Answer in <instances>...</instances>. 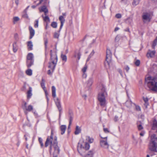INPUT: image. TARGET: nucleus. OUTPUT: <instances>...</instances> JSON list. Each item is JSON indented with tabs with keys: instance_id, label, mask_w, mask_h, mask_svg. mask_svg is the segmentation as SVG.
<instances>
[{
	"instance_id": "1",
	"label": "nucleus",
	"mask_w": 157,
	"mask_h": 157,
	"mask_svg": "<svg viewBox=\"0 0 157 157\" xmlns=\"http://www.w3.org/2000/svg\"><path fill=\"white\" fill-rule=\"evenodd\" d=\"M145 85L148 87L149 90L157 92V77L148 76L146 78Z\"/></svg>"
},
{
	"instance_id": "2",
	"label": "nucleus",
	"mask_w": 157,
	"mask_h": 157,
	"mask_svg": "<svg viewBox=\"0 0 157 157\" xmlns=\"http://www.w3.org/2000/svg\"><path fill=\"white\" fill-rule=\"evenodd\" d=\"M100 89L101 91L98 94V99L100 105L102 107H104L106 104L105 98L107 96V94L105 86L103 84H101Z\"/></svg>"
},
{
	"instance_id": "3",
	"label": "nucleus",
	"mask_w": 157,
	"mask_h": 157,
	"mask_svg": "<svg viewBox=\"0 0 157 157\" xmlns=\"http://www.w3.org/2000/svg\"><path fill=\"white\" fill-rule=\"evenodd\" d=\"M50 62L49 63L48 67L52 69V72L53 71L56 67L58 60L56 52L52 51V50L50 51Z\"/></svg>"
},
{
	"instance_id": "4",
	"label": "nucleus",
	"mask_w": 157,
	"mask_h": 157,
	"mask_svg": "<svg viewBox=\"0 0 157 157\" xmlns=\"http://www.w3.org/2000/svg\"><path fill=\"white\" fill-rule=\"evenodd\" d=\"M53 133L52 130V131L51 135L50 137L48 136L47 138L46 141L45 143V147H47L49 145H50L49 151L50 154H51L52 151V146L54 144L56 143L57 145H58V142L57 141V138L56 137H54V140H53Z\"/></svg>"
},
{
	"instance_id": "5",
	"label": "nucleus",
	"mask_w": 157,
	"mask_h": 157,
	"mask_svg": "<svg viewBox=\"0 0 157 157\" xmlns=\"http://www.w3.org/2000/svg\"><path fill=\"white\" fill-rule=\"evenodd\" d=\"M148 148L152 151L157 152V137L155 134H153L151 136Z\"/></svg>"
},
{
	"instance_id": "6",
	"label": "nucleus",
	"mask_w": 157,
	"mask_h": 157,
	"mask_svg": "<svg viewBox=\"0 0 157 157\" xmlns=\"http://www.w3.org/2000/svg\"><path fill=\"white\" fill-rule=\"evenodd\" d=\"M90 147L89 144L86 142H81L78 143L77 147L78 152L82 155V153L85 152V150H88Z\"/></svg>"
},
{
	"instance_id": "7",
	"label": "nucleus",
	"mask_w": 157,
	"mask_h": 157,
	"mask_svg": "<svg viewBox=\"0 0 157 157\" xmlns=\"http://www.w3.org/2000/svg\"><path fill=\"white\" fill-rule=\"evenodd\" d=\"M150 14L147 13H143L142 15V18L143 22L146 23L150 22L151 21Z\"/></svg>"
},
{
	"instance_id": "8",
	"label": "nucleus",
	"mask_w": 157,
	"mask_h": 157,
	"mask_svg": "<svg viewBox=\"0 0 157 157\" xmlns=\"http://www.w3.org/2000/svg\"><path fill=\"white\" fill-rule=\"evenodd\" d=\"M53 149L54 152L53 155V157H57L58 155L59 154L60 151V149L58 145H57L56 143L54 144L53 146H52V149Z\"/></svg>"
},
{
	"instance_id": "9",
	"label": "nucleus",
	"mask_w": 157,
	"mask_h": 157,
	"mask_svg": "<svg viewBox=\"0 0 157 157\" xmlns=\"http://www.w3.org/2000/svg\"><path fill=\"white\" fill-rule=\"evenodd\" d=\"M101 138L104 139L100 140V143L101 146L105 149L108 148L109 145L107 141V137H101Z\"/></svg>"
},
{
	"instance_id": "10",
	"label": "nucleus",
	"mask_w": 157,
	"mask_h": 157,
	"mask_svg": "<svg viewBox=\"0 0 157 157\" xmlns=\"http://www.w3.org/2000/svg\"><path fill=\"white\" fill-rule=\"evenodd\" d=\"M112 55L110 50L107 49L106 52V61L108 65L111 60Z\"/></svg>"
},
{
	"instance_id": "11",
	"label": "nucleus",
	"mask_w": 157,
	"mask_h": 157,
	"mask_svg": "<svg viewBox=\"0 0 157 157\" xmlns=\"http://www.w3.org/2000/svg\"><path fill=\"white\" fill-rule=\"evenodd\" d=\"M24 105H22V108L24 110L27 111H28L30 112L33 109V106L32 105H29L28 106H27V103L25 102H24Z\"/></svg>"
},
{
	"instance_id": "12",
	"label": "nucleus",
	"mask_w": 157,
	"mask_h": 157,
	"mask_svg": "<svg viewBox=\"0 0 157 157\" xmlns=\"http://www.w3.org/2000/svg\"><path fill=\"white\" fill-rule=\"evenodd\" d=\"M55 102L56 103V105L58 108L59 111V116H60L61 112H62V107L61 106L60 104V101L59 99L58 98H57L55 100Z\"/></svg>"
},
{
	"instance_id": "13",
	"label": "nucleus",
	"mask_w": 157,
	"mask_h": 157,
	"mask_svg": "<svg viewBox=\"0 0 157 157\" xmlns=\"http://www.w3.org/2000/svg\"><path fill=\"white\" fill-rule=\"evenodd\" d=\"M155 52V50L151 51L149 50L147 53V56L148 58H152L154 56Z\"/></svg>"
},
{
	"instance_id": "14",
	"label": "nucleus",
	"mask_w": 157,
	"mask_h": 157,
	"mask_svg": "<svg viewBox=\"0 0 157 157\" xmlns=\"http://www.w3.org/2000/svg\"><path fill=\"white\" fill-rule=\"evenodd\" d=\"M93 79L92 78H90L87 80L86 83V87L88 90H89L91 86H92L93 83Z\"/></svg>"
},
{
	"instance_id": "15",
	"label": "nucleus",
	"mask_w": 157,
	"mask_h": 157,
	"mask_svg": "<svg viewBox=\"0 0 157 157\" xmlns=\"http://www.w3.org/2000/svg\"><path fill=\"white\" fill-rule=\"evenodd\" d=\"M59 20L60 21L61 25L60 26L59 30L58 31L59 32L60 31L61 29H62V27L63 25V24L65 22V20L63 16H60L59 17Z\"/></svg>"
},
{
	"instance_id": "16",
	"label": "nucleus",
	"mask_w": 157,
	"mask_h": 157,
	"mask_svg": "<svg viewBox=\"0 0 157 157\" xmlns=\"http://www.w3.org/2000/svg\"><path fill=\"white\" fill-rule=\"evenodd\" d=\"M68 117L69 118V125H70L71 124L73 118V114L72 111L71 110H69Z\"/></svg>"
},
{
	"instance_id": "17",
	"label": "nucleus",
	"mask_w": 157,
	"mask_h": 157,
	"mask_svg": "<svg viewBox=\"0 0 157 157\" xmlns=\"http://www.w3.org/2000/svg\"><path fill=\"white\" fill-rule=\"evenodd\" d=\"M29 30L30 32V36H29V39H32L33 36H34L35 34V31L33 29V28L31 26H29Z\"/></svg>"
},
{
	"instance_id": "18",
	"label": "nucleus",
	"mask_w": 157,
	"mask_h": 157,
	"mask_svg": "<svg viewBox=\"0 0 157 157\" xmlns=\"http://www.w3.org/2000/svg\"><path fill=\"white\" fill-rule=\"evenodd\" d=\"M152 129L153 130L156 129V132L157 133V121L155 119L153 121Z\"/></svg>"
},
{
	"instance_id": "19",
	"label": "nucleus",
	"mask_w": 157,
	"mask_h": 157,
	"mask_svg": "<svg viewBox=\"0 0 157 157\" xmlns=\"http://www.w3.org/2000/svg\"><path fill=\"white\" fill-rule=\"evenodd\" d=\"M60 131H61V134L63 135L65 133L66 129V126L65 125H62L60 128Z\"/></svg>"
},
{
	"instance_id": "20",
	"label": "nucleus",
	"mask_w": 157,
	"mask_h": 157,
	"mask_svg": "<svg viewBox=\"0 0 157 157\" xmlns=\"http://www.w3.org/2000/svg\"><path fill=\"white\" fill-rule=\"evenodd\" d=\"M18 49L17 46L16 41H14L13 44V50L14 52H17Z\"/></svg>"
},
{
	"instance_id": "21",
	"label": "nucleus",
	"mask_w": 157,
	"mask_h": 157,
	"mask_svg": "<svg viewBox=\"0 0 157 157\" xmlns=\"http://www.w3.org/2000/svg\"><path fill=\"white\" fill-rule=\"evenodd\" d=\"M33 55L32 53H29L27 56V61L33 60Z\"/></svg>"
},
{
	"instance_id": "22",
	"label": "nucleus",
	"mask_w": 157,
	"mask_h": 157,
	"mask_svg": "<svg viewBox=\"0 0 157 157\" xmlns=\"http://www.w3.org/2000/svg\"><path fill=\"white\" fill-rule=\"evenodd\" d=\"M32 88L31 87L29 88V90L27 92V97L28 98H31L32 95Z\"/></svg>"
},
{
	"instance_id": "23",
	"label": "nucleus",
	"mask_w": 157,
	"mask_h": 157,
	"mask_svg": "<svg viewBox=\"0 0 157 157\" xmlns=\"http://www.w3.org/2000/svg\"><path fill=\"white\" fill-rule=\"evenodd\" d=\"M27 46L29 50H31L33 49V44L31 41H29L27 42Z\"/></svg>"
},
{
	"instance_id": "24",
	"label": "nucleus",
	"mask_w": 157,
	"mask_h": 157,
	"mask_svg": "<svg viewBox=\"0 0 157 157\" xmlns=\"http://www.w3.org/2000/svg\"><path fill=\"white\" fill-rule=\"evenodd\" d=\"M94 154V152L93 150L90 151L86 155L85 157H93Z\"/></svg>"
},
{
	"instance_id": "25",
	"label": "nucleus",
	"mask_w": 157,
	"mask_h": 157,
	"mask_svg": "<svg viewBox=\"0 0 157 157\" xmlns=\"http://www.w3.org/2000/svg\"><path fill=\"white\" fill-rule=\"evenodd\" d=\"M41 11L44 12L45 15H46L47 13H48V10L45 6H43L42 7Z\"/></svg>"
},
{
	"instance_id": "26",
	"label": "nucleus",
	"mask_w": 157,
	"mask_h": 157,
	"mask_svg": "<svg viewBox=\"0 0 157 157\" xmlns=\"http://www.w3.org/2000/svg\"><path fill=\"white\" fill-rule=\"evenodd\" d=\"M52 96L53 98H55L56 96V89L55 87L53 86L52 87Z\"/></svg>"
},
{
	"instance_id": "27",
	"label": "nucleus",
	"mask_w": 157,
	"mask_h": 157,
	"mask_svg": "<svg viewBox=\"0 0 157 157\" xmlns=\"http://www.w3.org/2000/svg\"><path fill=\"white\" fill-rule=\"evenodd\" d=\"M33 60L27 61V67L29 68L30 67L33 63Z\"/></svg>"
},
{
	"instance_id": "28",
	"label": "nucleus",
	"mask_w": 157,
	"mask_h": 157,
	"mask_svg": "<svg viewBox=\"0 0 157 157\" xmlns=\"http://www.w3.org/2000/svg\"><path fill=\"white\" fill-rule=\"evenodd\" d=\"M45 80L42 78V79L41 82L40 83L41 86L42 88L44 89H45L46 88L45 86Z\"/></svg>"
},
{
	"instance_id": "29",
	"label": "nucleus",
	"mask_w": 157,
	"mask_h": 157,
	"mask_svg": "<svg viewBox=\"0 0 157 157\" xmlns=\"http://www.w3.org/2000/svg\"><path fill=\"white\" fill-rule=\"evenodd\" d=\"M81 132V129L79 128V127L78 126H76V128L75 129V135H77L78 134Z\"/></svg>"
},
{
	"instance_id": "30",
	"label": "nucleus",
	"mask_w": 157,
	"mask_h": 157,
	"mask_svg": "<svg viewBox=\"0 0 157 157\" xmlns=\"http://www.w3.org/2000/svg\"><path fill=\"white\" fill-rule=\"evenodd\" d=\"M25 72L26 74L28 75L31 76L32 74V71L30 69H29L26 70Z\"/></svg>"
},
{
	"instance_id": "31",
	"label": "nucleus",
	"mask_w": 157,
	"mask_h": 157,
	"mask_svg": "<svg viewBox=\"0 0 157 157\" xmlns=\"http://www.w3.org/2000/svg\"><path fill=\"white\" fill-rule=\"evenodd\" d=\"M126 106L128 107H130L132 106V102L130 101H127L125 103Z\"/></svg>"
},
{
	"instance_id": "32",
	"label": "nucleus",
	"mask_w": 157,
	"mask_h": 157,
	"mask_svg": "<svg viewBox=\"0 0 157 157\" xmlns=\"http://www.w3.org/2000/svg\"><path fill=\"white\" fill-rule=\"evenodd\" d=\"M29 6H28L26 9L24 11L23 13H24V14H23L22 16L24 17H25L26 18H28V16L27 14V10L29 8Z\"/></svg>"
},
{
	"instance_id": "33",
	"label": "nucleus",
	"mask_w": 157,
	"mask_h": 157,
	"mask_svg": "<svg viewBox=\"0 0 157 157\" xmlns=\"http://www.w3.org/2000/svg\"><path fill=\"white\" fill-rule=\"evenodd\" d=\"M43 17V16H42ZM43 17V20L44 21H45L46 23L49 22H50V20L48 16H46L45 17Z\"/></svg>"
},
{
	"instance_id": "34",
	"label": "nucleus",
	"mask_w": 157,
	"mask_h": 157,
	"mask_svg": "<svg viewBox=\"0 0 157 157\" xmlns=\"http://www.w3.org/2000/svg\"><path fill=\"white\" fill-rule=\"evenodd\" d=\"M61 58L63 61L66 62L67 60V58L66 55L61 54Z\"/></svg>"
},
{
	"instance_id": "35",
	"label": "nucleus",
	"mask_w": 157,
	"mask_h": 157,
	"mask_svg": "<svg viewBox=\"0 0 157 157\" xmlns=\"http://www.w3.org/2000/svg\"><path fill=\"white\" fill-rule=\"evenodd\" d=\"M140 0H134L132 4L133 6H136L139 3Z\"/></svg>"
},
{
	"instance_id": "36",
	"label": "nucleus",
	"mask_w": 157,
	"mask_h": 157,
	"mask_svg": "<svg viewBox=\"0 0 157 157\" xmlns=\"http://www.w3.org/2000/svg\"><path fill=\"white\" fill-rule=\"evenodd\" d=\"M157 43V36L156 37L155 39L154 40L152 45V47L153 48H155V47L156 45V44Z\"/></svg>"
},
{
	"instance_id": "37",
	"label": "nucleus",
	"mask_w": 157,
	"mask_h": 157,
	"mask_svg": "<svg viewBox=\"0 0 157 157\" xmlns=\"http://www.w3.org/2000/svg\"><path fill=\"white\" fill-rule=\"evenodd\" d=\"M57 23L56 22L53 21L51 24V26L53 28H56L57 27Z\"/></svg>"
},
{
	"instance_id": "38",
	"label": "nucleus",
	"mask_w": 157,
	"mask_h": 157,
	"mask_svg": "<svg viewBox=\"0 0 157 157\" xmlns=\"http://www.w3.org/2000/svg\"><path fill=\"white\" fill-rule=\"evenodd\" d=\"M86 140L90 143H92L94 141V139L90 137L89 136L87 137Z\"/></svg>"
},
{
	"instance_id": "39",
	"label": "nucleus",
	"mask_w": 157,
	"mask_h": 157,
	"mask_svg": "<svg viewBox=\"0 0 157 157\" xmlns=\"http://www.w3.org/2000/svg\"><path fill=\"white\" fill-rule=\"evenodd\" d=\"M14 38L15 40V41H16L17 43L19 40L18 35L17 33H16L14 34Z\"/></svg>"
},
{
	"instance_id": "40",
	"label": "nucleus",
	"mask_w": 157,
	"mask_h": 157,
	"mask_svg": "<svg viewBox=\"0 0 157 157\" xmlns=\"http://www.w3.org/2000/svg\"><path fill=\"white\" fill-rule=\"evenodd\" d=\"M87 65L86 64L84 67L82 68V71L83 73H86V71L87 70Z\"/></svg>"
},
{
	"instance_id": "41",
	"label": "nucleus",
	"mask_w": 157,
	"mask_h": 157,
	"mask_svg": "<svg viewBox=\"0 0 157 157\" xmlns=\"http://www.w3.org/2000/svg\"><path fill=\"white\" fill-rule=\"evenodd\" d=\"M102 14L103 16H105L107 15V12L106 11V10L104 9L101 11Z\"/></svg>"
},
{
	"instance_id": "42",
	"label": "nucleus",
	"mask_w": 157,
	"mask_h": 157,
	"mask_svg": "<svg viewBox=\"0 0 157 157\" xmlns=\"http://www.w3.org/2000/svg\"><path fill=\"white\" fill-rule=\"evenodd\" d=\"M120 39V36H119V35H117L115 39V40H114L115 42H118L119 41Z\"/></svg>"
},
{
	"instance_id": "43",
	"label": "nucleus",
	"mask_w": 157,
	"mask_h": 157,
	"mask_svg": "<svg viewBox=\"0 0 157 157\" xmlns=\"http://www.w3.org/2000/svg\"><path fill=\"white\" fill-rule=\"evenodd\" d=\"M38 20H36L35 21L34 26L35 28H37L38 26Z\"/></svg>"
},
{
	"instance_id": "44",
	"label": "nucleus",
	"mask_w": 157,
	"mask_h": 157,
	"mask_svg": "<svg viewBox=\"0 0 157 157\" xmlns=\"http://www.w3.org/2000/svg\"><path fill=\"white\" fill-rule=\"evenodd\" d=\"M59 34L58 33L55 32L54 35V37L56 38H59Z\"/></svg>"
},
{
	"instance_id": "45",
	"label": "nucleus",
	"mask_w": 157,
	"mask_h": 157,
	"mask_svg": "<svg viewBox=\"0 0 157 157\" xmlns=\"http://www.w3.org/2000/svg\"><path fill=\"white\" fill-rule=\"evenodd\" d=\"M41 145V147H43L44 145L43 144L42 142V139L40 137L38 139Z\"/></svg>"
},
{
	"instance_id": "46",
	"label": "nucleus",
	"mask_w": 157,
	"mask_h": 157,
	"mask_svg": "<svg viewBox=\"0 0 157 157\" xmlns=\"http://www.w3.org/2000/svg\"><path fill=\"white\" fill-rule=\"evenodd\" d=\"M135 64L137 66H139L140 64V61L139 60H137L135 62Z\"/></svg>"
},
{
	"instance_id": "47",
	"label": "nucleus",
	"mask_w": 157,
	"mask_h": 157,
	"mask_svg": "<svg viewBox=\"0 0 157 157\" xmlns=\"http://www.w3.org/2000/svg\"><path fill=\"white\" fill-rule=\"evenodd\" d=\"M138 128L139 130H141L143 129V128L141 124H140L138 125H137Z\"/></svg>"
},
{
	"instance_id": "48",
	"label": "nucleus",
	"mask_w": 157,
	"mask_h": 157,
	"mask_svg": "<svg viewBox=\"0 0 157 157\" xmlns=\"http://www.w3.org/2000/svg\"><path fill=\"white\" fill-rule=\"evenodd\" d=\"M19 18L18 17H16L13 18V23L14 24L15 23V22L17 21H19Z\"/></svg>"
},
{
	"instance_id": "49",
	"label": "nucleus",
	"mask_w": 157,
	"mask_h": 157,
	"mask_svg": "<svg viewBox=\"0 0 157 157\" xmlns=\"http://www.w3.org/2000/svg\"><path fill=\"white\" fill-rule=\"evenodd\" d=\"M115 17L117 18H120L121 17V15L120 13H117Z\"/></svg>"
},
{
	"instance_id": "50",
	"label": "nucleus",
	"mask_w": 157,
	"mask_h": 157,
	"mask_svg": "<svg viewBox=\"0 0 157 157\" xmlns=\"http://www.w3.org/2000/svg\"><path fill=\"white\" fill-rule=\"evenodd\" d=\"M136 110L138 111H140L141 110V109L140 107L138 105L136 106Z\"/></svg>"
},
{
	"instance_id": "51",
	"label": "nucleus",
	"mask_w": 157,
	"mask_h": 157,
	"mask_svg": "<svg viewBox=\"0 0 157 157\" xmlns=\"http://www.w3.org/2000/svg\"><path fill=\"white\" fill-rule=\"evenodd\" d=\"M103 130H104V132L105 133H108L109 132V131L107 128H103Z\"/></svg>"
},
{
	"instance_id": "52",
	"label": "nucleus",
	"mask_w": 157,
	"mask_h": 157,
	"mask_svg": "<svg viewBox=\"0 0 157 157\" xmlns=\"http://www.w3.org/2000/svg\"><path fill=\"white\" fill-rule=\"evenodd\" d=\"M48 43V40L46 39L44 41V44L45 48H47V44Z\"/></svg>"
},
{
	"instance_id": "53",
	"label": "nucleus",
	"mask_w": 157,
	"mask_h": 157,
	"mask_svg": "<svg viewBox=\"0 0 157 157\" xmlns=\"http://www.w3.org/2000/svg\"><path fill=\"white\" fill-rule=\"evenodd\" d=\"M143 100L145 102V104H147V102H148V99L147 98H144Z\"/></svg>"
},
{
	"instance_id": "54",
	"label": "nucleus",
	"mask_w": 157,
	"mask_h": 157,
	"mask_svg": "<svg viewBox=\"0 0 157 157\" xmlns=\"http://www.w3.org/2000/svg\"><path fill=\"white\" fill-rule=\"evenodd\" d=\"M125 69L126 70V71L127 72H128L129 69V67L128 66H127L125 67Z\"/></svg>"
},
{
	"instance_id": "55",
	"label": "nucleus",
	"mask_w": 157,
	"mask_h": 157,
	"mask_svg": "<svg viewBox=\"0 0 157 157\" xmlns=\"http://www.w3.org/2000/svg\"><path fill=\"white\" fill-rule=\"evenodd\" d=\"M44 92L45 93V94H46V97L47 98V99H48V97H47V95L48 94V92H47V90H46V89H44Z\"/></svg>"
},
{
	"instance_id": "56",
	"label": "nucleus",
	"mask_w": 157,
	"mask_h": 157,
	"mask_svg": "<svg viewBox=\"0 0 157 157\" xmlns=\"http://www.w3.org/2000/svg\"><path fill=\"white\" fill-rule=\"evenodd\" d=\"M94 50H93L89 56H90V57H91L94 55Z\"/></svg>"
},
{
	"instance_id": "57",
	"label": "nucleus",
	"mask_w": 157,
	"mask_h": 157,
	"mask_svg": "<svg viewBox=\"0 0 157 157\" xmlns=\"http://www.w3.org/2000/svg\"><path fill=\"white\" fill-rule=\"evenodd\" d=\"M81 55V54L79 52H78L77 54V56H78L77 58L78 60L80 58Z\"/></svg>"
},
{
	"instance_id": "58",
	"label": "nucleus",
	"mask_w": 157,
	"mask_h": 157,
	"mask_svg": "<svg viewBox=\"0 0 157 157\" xmlns=\"http://www.w3.org/2000/svg\"><path fill=\"white\" fill-rule=\"evenodd\" d=\"M118 117L117 116H115L114 120L115 122H116L118 121Z\"/></svg>"
},
{
	"instance_id": "59",
	"label": "nucleus",
	"mask_w": 157,
	"mask_h": 157,
	"mask_svg": "<svg viewBox=\"0 0 157 157\" xmlns=\"http://www.w3.org/2000/svg\"><path fill=\"white\" fill-rule=\"evenodd\" d=\"M87 76L86 74V73H83V74L82 75V77L84 78H86Z\"/></svg>"
},
{
	"instance_id": "60",
	"label": "nucleus",
	"mask_w": 157,
	"mask_h": 157,
	"mask_svg": "<svg viewBox=\"0 0 157 157\" xmlns=\"http://www.w3.org/2000/svg\"><path fill=\"white\" fill-rule=\"evenodd\" d=\"M144 131H142L140 133V135L141 136H144Z\"/></svg>"
},
{
	"instance_id": "61",
	"label": "nucleus",
	"mask_w": 157,
	"mask_h": 157,
	"mask_svg": "<svg viewBox=\"0 0 157 157\" xmlns=\"http://www.w3.org/2000/svg\"><path fill=\"white\" fill-rule=\"evenodd\" d=\"M118 71H119V72L120 73V74H121V75L122 76V71L120 70V69H119L118 70Z\"/></svg>"
},
{
	"instance_id": "62",
	"label": "nucleus",
	"mask_w": 157,
	"mask_h": 157,
	"mask_svg": "<svg viewBox=\"0 0 157 157\" xmlns=\"http://www.w3.org/2000/svg\"><path fill=\"white\" fill-rule=\"evenodd\" d=\"M26 89V87L25 85H24L23 87V88H22V91H25V90Z\"/></svg>"
},
{
	"instance_id": "63",
	"label": "nucleus",
	"mask_w": 157,
	"mask_h": 157,
	"mask_svg": "<svg viewBox=\"0 0 157 157\" xmlns=\"http://www.w3.org/2000/svg\"><path fill=\"white\" fill-rule=\"evenodd\" d=\"M48 74L49 75H51L52 74V73H51V70H49L48 71Z\"/></svg>"
},
{
	"instance_id": "64",
	"label": "nucleus",
	"mask_w": 157,
	"mask_h": 157,
	"mask_svg": "<svg viewBox=\"0 0 157 157\" xmlns=\"http://www.w3.org/2000/svg\"><path fill=\"white\" fill-rule=\"evenodd\" d=\"M142 124V123H141V122L140 121H138L137 122V125H139L140 124Z\"/></svg>"
}]
</instances>
